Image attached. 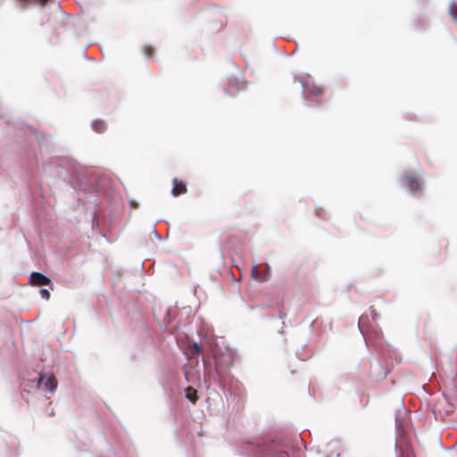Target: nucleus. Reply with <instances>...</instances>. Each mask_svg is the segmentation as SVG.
I'll return each mask as SVG.
<instances>
[{"mask_svg": "<svg viewBox=\"0 0 457 457\" xmlns=\"http://www.w3.org/2000/svg\"><path fill=\"white\" fill-rule=\"evenodd\" d=\"M187 185L181 181V180H179V179H174L173 180V187H172V190H171V194L174 195V196H179L180 195H183L185 193H187Z\"/></svg>", "mask_w": 457, "mask_h": 457, "instance_id": "nucleus-6", "label": "nucleus"}, {"mask_svg": "<svg viewBox=\"0 0 457 457\" xmlns=\"http://www.w3.org/2000/svg\"><path fill=\"white\" fill-rule=\"evenodd\" d=\"M233 365V358L230 354H222L215 359V370L220 379L224 378L225 370Z\"/></svg>", "mask_w": 457, "mask_h": 457, "instance_id": "nucleus-1", "label": "nucleus"}, {"mask_svg": "<svg viewBox=\"0 0 457 457\" xmlns=\"http://www.w3.org/2000/svg\"><path fill=\"white\" fill-rule=\"evenodd\" d=\"M29 283L34 287L48 286L51 279L40 272H32L29 277Z\"/></svg>", "mask_w": 457, "mask_h": 457, "instance_id": "nucleus-2", "label": "nucleus"}, {"mask_svg": "<svg viewBox=\"0 0 457 457\" xmlns=\"http://www.w3.org/2000/svg\"><path fill=\"white\" fill-rule=\"evenodd\" d=\"M449 13L453 20L457 22V4L452 3L449 5Z\"/></svg>", "mask_w": 457, "mask_h": 457, "instance_id": "nucleus-9", "label": "nucleus"}, {"mask_svg": "<svg viewBox=\"0 0 457 457\" xmlns=\"http://www.w3.org/2000/svg\"><path fill=\"white\" fill-rule=\"evenodd\" d=\"M403 180L405 182L406 187L412 193L421 191V185L418 178L405 175L403 177Z\"/></svg>", "mask_w": 457, "mask_h": 457, "instance_id": "nucleus-4", "label": "nucleus"}, {"mask_svg": "<svg viewBox=\"0 0 457 457\" xmlns=\"http://www.w3.org/2000/svg\"><path fill=\"white\" fill-rule=\"evenodd\" d=\"M39 294L45 300H48L50 298V292L47 289H40Z\"/></svg>", "mask_w": 457, "mask_h": 457, "instance_id": "nucleus-12", "label": "nucleus"}, {"mask_svg": "<svg viewBox=\"0 0 457 457\" xmlns=\"http://www.w3.org/2000/svg\"><path fill=\"white\" fill-rule=\"evenodd\" d=\"M195 352H196L197 353H199L201 352V348H200V346H199L198 345H196V344H195Z\"/></svg>", "mask_w": 457, "mask_h": 457, "instance_id": "nucleus-13", "label": "nucleus"}, {"mask_svg": "<svg viewBox=\"0 0 457 457\" xmlns=\"http://www.w3.org/2000/svg\"><path fill=\"white\" fill-rule=\"evenodd\" d=\"M253 276L260 282H264L267 279L265 276H261L258 274L256 268L253 269Z\"/></svg>", "mask_w": 457, "mask_h": 457, "instance_id": "nucleus-11", "label": "nucleus"}, {"mask_svg": "<svg viewBox=\"0 0 457 457\" xmlns=\"http://www.w3.org/2000/svg\"><path fill=\"white\" fill-rule=\"evenodd\" d=\"M105 123L103 121V120H96L94 121L93 123V129L97 132V133H102L105 130Z\"/></svg>", "mask_w": 457, "mask_h": 457, "instance_id": "nucleus-8", "label": "nucleus"}, {"mask_svg": "<svg viewBox=\"0 0 457 457\" xmlns=\"http://www.w3.org/2000/svg\"><path fill=\"white\" fill-rule=\"evenodd\" d=\"M144 53L146 56L152 57L154 54V48L151 46H145L144 47Z\"/></svg>", "mask_w": 457, "mask_h": 457, "instance_id": "nucleus-10", "label": "nucleus"}, {"mask_svg": "<svg viewBox=\"0 0 457 457\" xmlns=\"http://www.w3.org/2000/svg\"><path fill=\"white\" fill-rule=\"evenodd\" d=\"M39 380L44 384L45 389L51 393L57 387V380L53 374L40 375Z\"/></svg>", "mask_w": 457, "mask_h": 457, "instance_id": "nucleus-3", "label": "nucleus"}, {"mask_svg": "<svg viewBox=\"0 0 457 457\" xmlns=\"http://www.w3.org/2000/svg\"><path fill=\"white\" fill-rule=\"evenodd\" d=\"M303 92L305 97L309 99L311 96H319L323 94V88L320 86L312 84L309 85L308 83L303 84Z\"/></svg>", "mask_w": 457, "mask_h": 457, "instance_id": "nucleus-5", "label": "nucleus"}, {"mask_svg": "<svg viewBox=\"0 0 457 457\" xmlns=\"http://www.w3.org/2000/svg\"><path fill=\"white\" fill-rule=\"evenodd\" d=\"M186 397L193 403H195L196 401L198 400V395H197V391L191 387V386H188L187 387L186 389Z\"/></svg>", "mask_w": 457, "mask_h": 457, "instance_id": "nucleus-7", "label": "nucleus"}]
</instances>
